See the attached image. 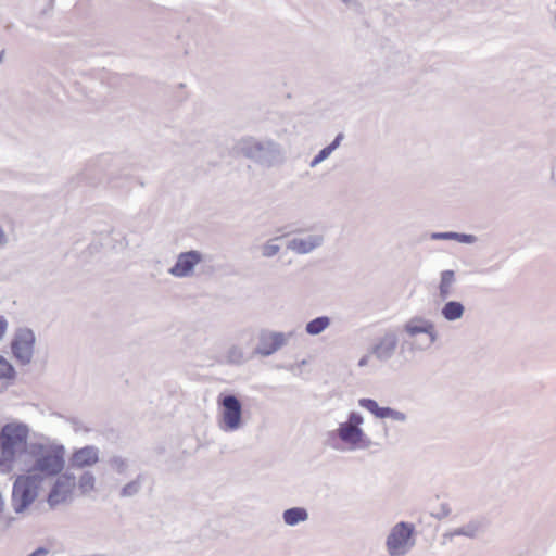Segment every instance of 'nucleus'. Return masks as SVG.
<instances>
[{"mask_svg":"<svg viewBox=\"0 0 556 556\" xmlns=\"http://www.w3.org/2000/svg\"><path fill=\"white\" fill-rule=\"evenodd\" d=\"M405 330L412 336H415V334L421 333V332L432 334L433 333V325L425 319L414 318L405 325Z\"/></svg>","mask_w":556,"mask_h":556,"instance_id":"19","label":"nucleus"},{"mask_svg":"<svg viewBox=\"0 0 556 556\" xmlns=\"http://www.w3.org/2000/svg\"><path fill=\"white\" fill-rule=\"evenodd\" d=\"M35 336L29 329H18L12 340L11 349L21 364H28L34 354Z\"/></svg>","mask_w":556,"mask_h":556,"instance_id":"8","label":"nucleus"},{"mask_svg":"<svg viewBox=\"0 0 556 556\" xmlns=\"http://www.w3.org/2000/svg\"><path fill=\"white\" fill-rule=\"evenodd\" d=\"M285 522L293 526L307 519V513L304 508L295 507L287 509L283 514Z\"/></svg>","mask_w":556,"mask_h":556,"instance_id":"21","label":"nucleus"},{"mask_svg":"<svg viewBox=\"0 0 556 556\" xmlns=\"http://www.w3.org/2000/svg\"><path fill=\"white\" fill-rule=\"evenodd\" d=\"M280 240H281V237H275V238L267 240L263 244H261L260 245L261 255L266 258L276 256L281 250V245L279 243Z\"/></svg>","mask_w":556,"mask_h":556,"instance_id":"20","label":"nucleus"},{"mask_svg":"<svg viewBox=\"0 0 556 556\" xmlns=\"http://www.w3.org/2000/svg\"><path fill=\"white\" fill-rule=\"evenodd\" d=\"M329 324L330 320L328 317H317L306 325V331L307 333L315 336L324 331L329 326Z\"/></svg>","mask_w":556,"mask_h":556,"instance_id":"24","label":"nucleus"},{"mask_svg":"<svg viewBox=\"0 0 556 556\" xmlns=\"http://www.w3.org/2000/svg\"><path fill=\"white\" fill-rule=\"evenodd\" d=\"M430 238L432 240H455L464 244H472L477 241V237L473 235L459 233L454 231L432 232Z\"/></svg>","mask_w":556,"mask_h":556,"instance_id":"17","label":"nucleus"},{"mask_svg":"<svg viewBox=\"0 0 556 556\" xmlns=\"http://www.w3.org/2000/svg\"><path fill=\"white\" fill-rule=\"evenodd\" d=\"M4 51H0V64L3 62Z\"/></svg>","mask_w":556,"mask_h":556,"instance_id":"33","label":"nucleus"},{"mask_svg":"<svg viewBox=\"0 0 556 556\" xmlns=\"http://www.w3.org/2000/svg\"><path fill=\"white\" fill-rule=\"evenodd\" d=\"M344 135L342 132L338 134L333 141L327 147L323 148L311 161L309 167L314 168L325 160H327L331 153L339 148L341 141L343 140Z\"/></svg>","mask_w":556,"mask_h":556,"instance_id":"16","label":"nucleus"},{"mask_svg":"<svg viewBox=\"0 0 556 556\" xmlns=\"http://www.w3.org/2000/svg\"><path fill=\"white\" fill-rule=\"evenodd\" d=\"M35 463L27 471L29 475H40L42 481L59 475L65 465L64 448L54 445H39L34 451Z\"/></svg>","mask_w":556,"mask_h":556,"instance_id":"4","label":"nucleus"},{"mask_svg":"<svg viewBox=\"0 0 556 556\" xmlns=\"http://www.w3.org/2000/svg\"><path fill=\"white\" fill-rule=\"evenodd\" d=\"M368 363V359L367 357H363L361 361H359V366H365L366 364Z\"/></svg>","mask_w":556,"mask_h":556,"instance_id":"32","label":"nucleus"},{"mask_svg":"<svg viewBox=\"0 0 556 556\" xmlns=\"http://www.w3.org/2000/svg\"><path fill=\"white\" fill-rule=\"evenodd\" d=\"M325 242L321 232H312L306 236H296L288 240L287 249L295 254H309L320 248Z\"/></svg>","mask_w":556,"mask_h":556,"instance_id":"10","label":"nucleus"},{"mask_svg":"<svg viewBox=\"0 0 556 556\" xmlns=\"http://www.w3.org/2000/svg\"><path fill=\"white\" fill-rule=\"evenodd\" d=\"M46 554H47V551L45 548H38L28 556H43Z\"/></svg>","mask_w":556,"mask_h":556,"instance_id":"31","label":"nucleus"},{"mask_svg":"<svg viewBox=\"0 0 556 556\" xmlns=\"http://www.w3.org/2000/svg\"><path fill=\"white\" fill-rule=\"evenodd\" d=\"M454 276H455V273L453 270L447 269V270H443L441 273L440 278H454Z\"/></svg>","mask_w":556,"mask_h":556,"instance_id":"29","label":"nucleus"},{"mask_svg":"<svg viewBox=\"0 0 556 556\" xmlns=\"http://www.w3.org/2000/svg\"><path fill=\"white\" fill-rule=\"evenodd\" d=\"M42 485L40 475H20L12 488L11 505L16 514L24 513L38 496Z\"/></svg>","mask_w":556,"mask_h":556,"instance_id":"5","label":"nucleus"},{"mask_svg":"<svg viewBox=\"0 0 556 556\" xmlns=\"http://www.w3.org/2000/svg\"><path fill=\"white\" fill-rule=\"evenodd\" d=\"M28 429L23 425H5L0 433V469L9 471L27 452Z\"/></svg>","mask_w":556,"mask_h":556,"instance_id":"1","label":"nucleus"},{"mask_svg":"<svg viewBox=\"0 0 556 556\" xmlns=\"http://www.w3.org/2000/svg\"><path fill=\"white\" fill-rule=\"evenodd\" d=\"M202 262L203 254L197 250L181 252L177 256L175 265L168 268L167 271L175 277H186L191 275L194 267Z\"/></svg>","mask_w":556,"mask_h":556,"instance_id":"11","label":"nucleus"},{"mask_svg":"<svg viewBox=\"0 0 556 556\" xmlns=\"http://www.w3.org/2000/svg\"><path fill=\"white\" fill-rule=\"evenodd\" d=\"M448 287H450L448 280H443L440 286L442 294H445L447 292Z\"/></svg>","mask_w":556,"mask_h":556,"instance_id":"30","label":"nucleus"},{"mask_svg":"<svg viewBox=\"0 0 556 556\" xmlns=\"http://www.w3.org/2000/svg\"><path fill=\"white\" fill-rule=\"evenodd\" d=\"M237 148L245 157L266 167H271L283 159L280 144L271 139L245 137L238 141Z\"/></svg>","mask_w":556,"mask_h":556,"instance_id":"3","label":"nucleus"},{"mask_svg":"<svg viewBox=\"0 0 556 556\" xmlns=\"http://www.w3.org/2000/svg\"><path fill=\"white\" fill-rule=\"evenodd\" d=\"M9 243V236L4 228L0 225V249H4Z\"/></svg>","mask_w":556,"mask_h":556,"instance_id":"26","label":"nucleus"},{"mask_svg":"<svg viewBox=\"0 0 556 556\" xmlns=\"http://www.w3.org/2000/svg\"><path fill=\"white\" fill-rule=\"evenodd\" d=\"M414 526L406 522L397 523L391 531L387 540V547L391 556L405 554L414 544Z\"/></svg>","mask_w":556,"mask_h":556,"instance_id":"6","label":"nucleus"},{"mask_svg":"<svg viewBox=\"0 0 556 556\" xmlns=\"http://www.w3.org/2000/svg\"><path fill=\"white\" fill-rule=\"evenodd\" d=\"M99 460V451L94 446H85L76 450L70 459L71 467L83 469L93 466Z\"/></svg>","mask_w":556,"mask_h":556,"instance_id":"13","label":"nucleus"},{"mask_svg":"<svg viewBox=\"0 0 556 556\" xmlns=\"http://www.w3.org/2000/svg\"><path fill=\"white\" fill-rule=\"evenodd\" d=\"M464 313V307L459 302H447L443 309L442 314L447 320H455L462 317Z\"/></svg>","mask_w":556,"mask_h":556,"instance_id":"22","label":"nucleus"},{"mask_svg":"<svg viewBox=\"0 0 556 556\" xmlns=\"http://www.w3.org/2000/svg\"><path fill=\"white\" fill-rule=\"evenodd\" d=\"M99 247L104 249L99 261L112 267H122L126 265V262L129 258V251L127 249L128 241L122 232L113 229L105 233L101 232L90 243L88 248L90 254H93L94 251L98 252Z\"/></svg>","mask_w":556,"mask_h":556,"instance_id":"2","label":"nucleus"},{"mask_svg":"<svg viewBox=\"0 0 556 556\" xmlns=\"http://www.w3.org/2000/svg\"><path fill=\"white\" fill-rule=\"evenodd\" d=\"M96 490V478L91 472H84L76 481V495L85 496Z\"/></svg>","mask_w":556,"mask_h":556,"instance_id":"18","label":"nucleus"},{"mask_svg":"<svg viewBox=\"0 0 556 556\" xmlns=\"http://www.w3.org/2000/svg\"><path fill=\"white\" fill-rule=\"evenodd\" d=\"M16 372L13 366L0 355V380H3L5 384H10L14 381Z\"/></svg>","mask_w":556,"mask_h":556,"instance_id":"23","label":"nucleus"},{"mask_svg":"<svg viewBox=\"0 0 556 556\" xmlns=\"http://www.w3.org/2000/svg\"><path fill=\"white\" fill-rule=\"evenodd\" d=\"M359 405L367 410H369L371 414H374L378 418H387L391 417L397 420L404 419V414L400 412H395L389 407H379L376 401L371 399H362L359 400Z\"/></svg>","mask_w":556,"mask_h":556,"instance_id":"14","label":"nucleus"},{"mask_svg":"<svg viewBox=\"0 0 556 556\" xmlns=\"http://www.w3.org/2000/svg\"><path fill=\"white\" fill-rule=\"evenodd\" d=\"M363 422V417L357 413H352L349 416V421L340 425L338 434L340 439L353 446H357L363 441V431L359 425Z\"/></svg>","mask_w":556,"mask_h":556,"instance_id":"12","label":"nucleus"},{"mask_svg":"<svg viewBox=\"0 0 556 556\" xmlns=\"http://www.w3.org/2000/svg\"><path fill=\"white\" fill-rule=\"evenodd\" d=\"M76 495V479L73 475L62 473L55 479L48 494V503L51 507L63 504Z\"/></svg>","mask_w":556,"mask_h":556,"instance_id":"7","label":"nucleus"},{"mask_svg":"<svg viewBox=\"0 0 556 556\" xmlns=\"http://www.w3.org/2000/svg\"><path fill=\"white\" fill-rule=\"evenodd\" d=\"M138 483L136 481L128 483L124 486L122 494L123 495H132L138 491Z\"/></svg>","mask_w":556,"mask_h":556,"instance_id":"25","label":"nucleus"},{"mask_svg":"<svg viewBox=\"0 0 556 556\" xmlns=\"http://www.w3.org/2000/svg\"><path fill=\"white\" fill-rule=\"evenodd\" d=\"M222 406V428L227 431L236 430L241 425L242 408L233 395H226L218 401Z\"/></svg>","mask_w":556,"mask_h":556,"instance_id":"9","label":"nucleus"},{"mask_svg":"<svg viewBox=\"0 0 556 556\" xmlns=\"http://www.w3.org/2000/svg\"><path fill=\"white\" fill-rule=\"evenodd\" d=\"M285 343L282 333H270L263 336L261 339V346L258 353L262 355H270L276 352Z\"/></svg>","mask_w":556,"mask_h":556,"instance_id":"15","label":"nucleus"},{"mask_svg":"<svg viewBox=\"0 0 556 556\" xmlns=\"http://www.w3.org/2000/svg\"><path fill=\"white\" fill-rule=\"evenodd\" d=\"M8 330V321L3 316H0V340L4 337Z\"/></svg>","mask_w":556,"mask_h":556,"instance_id":"27","label":"nucleus"},{"mask_svg":"<svg viewBox=\"0 0 556 556\" xmlns=\"http://www.w3.org/2000/svg\"><path fill=\"white\" fill-rule=\"evenodd\" d=\"M342 1L350 8H353V9L361 8V3L358 2V0H342Z\"/></svg>","mask_w":556,"mask_h":556,"instance_id":"28","label":"nucleus"}]
</instances>
